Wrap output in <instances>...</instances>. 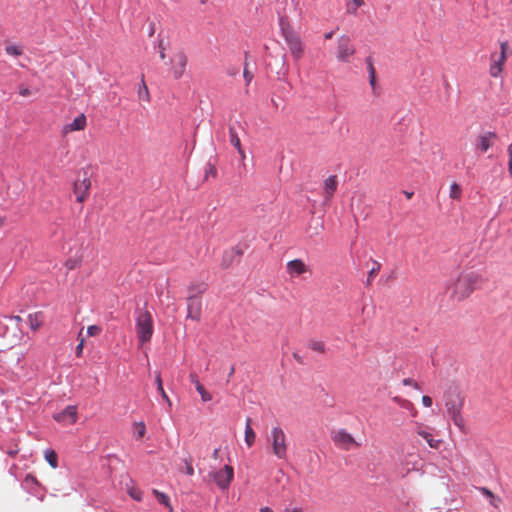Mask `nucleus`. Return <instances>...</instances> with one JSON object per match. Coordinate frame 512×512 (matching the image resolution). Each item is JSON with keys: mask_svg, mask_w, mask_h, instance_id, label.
<instances>
[{"mask_svg": "<svg viewBox=\"0 0 512 512\" xmlns=\"http://www.w3.org/2000/svg\"><path fill=\"white\" fill-rule=\"evenodd\" d=\"M464 396L457 388L450 387L444 395L445 407L447 414L453 421L454 425L462 432L466 433V421L462 415L464 406Z\"/></svg>", "mask_w": 512, "mask_h": 512, "instance_id": "f257e3e1", "label": "nucleus"}, {"mask_svg": "<svg viewBox=\"0 0 512 512\" xmlns=\"http://www.w3.org/2000/svg\"><path fill=\"white\" fill-rule=\"evenodd\" d=\"M487 279L477 271L463 272L453 285V295L458 299L467 298L474 290L482 288Z\"/></svg>", "mask_w": 512, "mask_h": 512, "instance_id": "f03ea898", "label": "nucleus"}, {"mask_svg": "<svg viewBox=\"0 0 512 512\" xmlns=\"http://www.w3.org/2000/svg\"><path fill=\"white\" fill-rule=\"evenodd\" d=\"M279 26L293 59L299 61L304 54V44L299 34L293 30L286 16L280 17Z\"/></svg>", "mask_w": 512, "mask_h": 512, "instance_id": "7ed1b4c3", "label": "nucleus"}, {"mask_svg": "<svg viewBox=\"0 0 512 512\" xmlns=\"http://www.w3.org/2000/svg\"><path fill=\"white\" fill-rule=\"evenodd\" d=\"M266 443L270 452L280 460L287 458V436L280 426H274L266 435Z\"/></svg>", "mask_w": 512, "mask_h": 512, "instance_id": "20e7f679", "label": "nucleus"}, {"mask_svg": "<svg viewBox=\"0 0 512 512\" xmlns=\"http://www.w3.org/2000/svg\"><path fill=\"white\" fill-rule=\"evenodd\" d=\"M136 315V333L141 345L149 342L152 338L153 317L148 310H137Z\"/></svg>", "mask_w": 512, "mask_h": 512, "instance_id": "39448f33", "label": "nucleus"}, {"mask_svg": "<svg viewBox=\"0 0 512 512\" xmlns=\"http://www.w3.org/2000/svg\"><path fill=\"white\" fill-rule=\"evenodd\" d=\"M332 441L334 444L341 450L349 451L354 448L360 447V443H358L355 438L348 433L345 429H338L332 432L331 435Z\"/></svg>", "mask_w": 512, "mask_h": 512, "instance_id": "423d86ee", "label": "nucleus"}, {"mask_svg": "<svg viewBox=\"0 0 512 512\" xmlns=\"http://www.w3.org/2000/svg\"><path fill=\"white\" fill-rule=\"evenodd\" d=\"M209 478L213 480L220 489H227L233 479L234 470L230 465H225L219 471L210 472Z\"/></svg>", "mask_w": 512, "mask_h": 512, "instance_id": "0eeeda50", "label": "nucleus"}, {"mask_svg": "<svg viewBox=\"0 0 512 512\" xmlns=\"http://www.w3.org/2000/svg\"><path fill=\"white\" fill-rule=\"evenodd\" d=\"M350 42V38L346 35H342L338 39L337 58L339 61L348 62L349 57L355 54V48Z\"/></svg>", "mask_w": 512, "mask_h": 512, "instance_id": "6e6552de", "label": "nucleus"}, {"mask_svg": "<svg viewBox=\"0 0 512 512\" xmlns=\"http://www.w3.org/2000/svg\"><path fill=\"white\" fill-rule=\"evenodd\" d=\"M187 302V318H190L194 321H199L201 318L202 312V301L200 297L196 295L188 296L186 299Z\"/></svg>", "mask_w": 512, "mask_h": 512, "instance_id": "1a4fd4ad", "label": "nucleus"}, {"mask_svg": "<svg viewBox=\"0 0 512 512\" xmlns=\"http://www.w3.org/2000/svg\"><path fill=\"white\" fill-rule=\"evenodd\" d=\"M172 63V72L175 79H180L187 65V57L183 51L177 52L173 58L170 59Z\"/></svg>", "mask_w": 512, "mask_h": 512, "instance_id": "9d476101", "label": "nucleus"}, {"mask_svg": "<svg viewBox=\"0 0 512 512\" xmlns=\"http://www.w3.org/2000/svg\"><path fill=\"white\" fill-rule=\"evenodd\" d=\"M91 181L89 177L87 176L86 172L84 173L83 179L78 178L74 182V193L76 195L78 202H83L87 195L88 190L90 189Z\"/></svg>", "mask_w": 512, "mask_h": 512, "instance_id": "9b49d317", "label": "nucleus"}, {"mask_svg": "<svg viewBox=\"0 0 512 512\" xmlns=\"http://www.w3.org/2000/svg\"><path fill=\"white\" fill-rule=\"evenodd\" d=\"M243 251L239 247H232L226 250L222 256L221 267L223 269L229 268L236 260H239Z\"/></svg>", "mask_w": 512, "mask_h": 512, "instance_id": "f8f14e48", "label": "nucleus"}, {"mask_svg": "<svg viewBox=\"0 0 512 512\" xmlns=\"http://www.w3.org/2000/svg\"><path fill=\"white\" fill-rule=\"evenodd\" d=\"M54 419L58 422H67L69 424H74L77 420L76 406H67L63 411L55 414Z\"/></svg>", "mask_w": 512, "mask_h": 512, "instance_id": "ddd939ff", "label": "nucleus"}, {"mask_svg": "<svg viewBox=\"0 0 512 512\" xmlns=\"http://www.w3.org/2000/svg\"><path fill=\"white\" fill-rule=\"evenodd\" d=\"M287 272L291 277L300 276L308 271L307 265L301 259H294L287 263Z\"/></svg>", "mask_w": 512, "mask_h": 512, "instance_id": "4468645a", "label": "nucleus"}, {"mask_svg": "<svg viewBox=\"0 0 512 512\" xmlns=\"http://www.w3.org/2000/svg\"><path fill=\"white\" fill-rule=\"evenodd\" d=\"M497 138V134L492 131L485 132L477 138L476 148L481 150L482 152H486L489 148L493 146V139Z\"/></svg>", "mask_w": 512, "mask_h": 512, "instance_id": "2eb2a0df", "label": "nucleus"}, {"mask_svg": "<svg viewBox=\"0 0 512 512\" xmlns=\"http://www.w3.org/2000/svg\"><path fill=\"white\" fill-rule=\"evenodd\" d=\"M415 432L417 435H419L423 439H425L431 448H434V449L439 448L442 441L438 440V439H434L432 434H430L429 432H427L423 429V425L421 423H416Z\"/></svg>", "mask_w": 512, "mask_h": 512, "instance_id": "dca6fc26", "label": "nucleus"}, {"mask_svg": "<svg viewBox=\"0 0 512 512\" xmlns=\"http://www.w3.org/2000/svg\"><path fill=\"white\" fill-rule=\"evenodd\" d=\"M189 379L190 381L194 384L195 386V389L197 390V392L200 394L201 396V400L203 402H209L212 400V395L206 391V389L204 388V386L200 383L199 379H198V376L195 374V373H191L189 375Z\"/></svg>", "mask_w": 512, "mask_h": 512, "instance_id": "f3484780", "label": "nucleus"}, {"mask_svg": "<svg viewBox=\"0 0 512 512\" xmlns=\"http://www.w3.org/2000/svg\"><path fill=\"white\" fill-rule=\"evenodd\" d=\"M86 117L84 114L77 116L71 123L64 126L63 132L68 133L70 131H80L85 128Z\"/></svg>", "mask_w": 512, "mask_h": 512, "instance_id": "a211bd4d", "label": "nucleus"}, {"mask_svg": "<svg viewBox=\"0 0 512 512\" xmlns=\"http://www.w3.org/2000/svg\"><path fill=\"white\" fill-rule=\"evenodd\" d=\"M337 184H338L337 177L335 175H331L325 180L324 185H325L326 200H329L330 197L333 195V193L336 191Z\"/></svg>", "mask_w": 512, "mask_h": 512, "instance_id": "6ab92c4d", "label": "nucleus"}, {"mask_svg": "<svg viewBox=\"0 0 512 512\" xmlns=\"http://www.w3.org/2000/svg\"><path fill=\"white\" fill-rule=\"evenodd\" d=\"M207 290V284L204 282L191 283L188 286V296L196 295L201 298V295L204 294Z\"/></svg>", "mask_w": 512, "mask_h": 512, "instance_id": "aec40b11", "label": "nucleus"}, {"mask_svg": "<svg viewBox=\"0 0 512 512\" xmlns=\"http://www.w3.org/2000/svg\"><path fill=\"white\" fill-rule=\"evenodd\" d=\"M506 60V55L500 54L497 60H494L490 66V74L492 77H497L503 68V64Z\"/></svg>", "mask_w": 512, "mask_h": 512, "instance_id": "412c9836", "label": "nucleus"}, {"mask_svg": "<svg viewBox=\"0 0 512 512\" xmlns=\"http://www.w3.org/2000/svg\"><path fill=\"white\" fill-rule=\"evenodd\" d=\"M393 401H395L397 404H399L402 408L410 411V413L413 417L417 416L418 411L416 410L414 404L410 400L403 399V398L396 396L393 398Z\"/></svg>", "mask_w": 512, "mask_h": 512, "instance_id": "4be33fe9", "label": "nucleus"}, {"mask_svg": "<svg viewBox=\"0 0 512 512\" xmlns=\"http://www.w3.org/2000/svg\"><path fill=\"white\" fill-rule=\"evenodd\" d=\"M256 434L251 427V419L247 418L245 426V442L248 447H252L255 443Z\"/></svg>", "mask_w": 512, "mask_h": 512, "instance_id": "5701e85b", "label": "nucleus"}, {"mask_svg": "<svg viewBox=\"0 0 512 512\" xmlns=\"http://www.w3.org/2000/svg\"><path fill=\"white\" fill-rule=\"evenodd\" d=\"M28 321L30 328L35 331L39 329L43 324V314L41 312L29 314Z\"/></svg>", "mask_w": 512, "mask_h": 512, "instance_id": "b1692460", "label": "nucleus"}, {"mask_svg": "<svg viewBox=\"0 0 512 512\" xmlns=\"http://www.w3.org/2000/svg\"><path fill=\"white\" fill-rule=\"evenodd\" d=\"M152 493L153 495L155 496V498L158 500V502L162 505H164L165 507H167L169 509L170 512L173 511V508L170 504V498L168 495H166L165 493L163 492H160L159 490L157 489H153L152 490Z\"/></svg>", "mask_w": 512, "mask_h": 512, "instance_id": "393cba45", "label": "nucleus"}, {"mask_svg": "<svg viewBox=\"0 0 512 512\" xmlns=\"http://www.w3.org/2000/svg\"><path fill=\"white\" fill-rule=\"evenodd\" d=\"M365 62H366L367 70H368V73H369V83H370L371 87L373 89H375V85H376V70H375V68L373 66L372 57L368 56L365 59Z\"/></svg>", "mask_w": 512, "mask_h": 512, "instance_id": "a878e982", "label": "nucleus"}, {"mask_svg": "<svg viewBox=\"0 0 512 512\" xmlns=\"http://www.w3.org/2000/svg\"><path fill=\"white\" fill-rule=\"evenodd\" d=\"M479 491L487 498L490 499V504L495 507V508H498L499 505L501 504L502 500L500 497H496L492 491H490L488 488L486 487H480L479 488Z\"/></svg>", "mask_w": 512, "mask_h": 512, "instance_id": "bb28decb", "label": "nucleus"}, {"mask_svg": "<svg viewBox=\"0 0 512 512\" xmlns=\"http://www.w3.org/2000/svg\"><path fill=\"white\" fill-rule=\"evenodd\" d=\"M155 382L157 385V389H158L159 393L161 394V397L167 402V404L169 406H171L172 405L171 400L169 399L168 395L166 394V392L163 388L162 379H161V375L159 372L156 373Z\"/></svg>", "mask_w": 512, "mask_h": 512, "instance_id": "cd10ccee", "label": "nucleus"}, {"mask_svg": "<svg viewBox=\"0 0 512 512\" xmlns=\"http://www.w3.org/2000/svg\"><path fill=\"white\" fill-rule=\"evenodd\" d=\"M44 456H45L46 461L49 463V465L52 468L55 469L58 467V456L54 450H52V449L46 450Z\"/></svg>", "mask_w": 512, "mask_h": 512, "instance_id": "c85d7f7f", "label": "nucleus"}, {"mask_svg": "<svg viewBox=\"0 0 512 512\" xmlns=\"http://www.w3.org/2000/svg\"><path fill=\"white\" fill-rule=\"evenodd\" d=\"M380 269H381V263H379L378 261L372 260V267L368 273V278H367L368 286L371 285L373 279L379 273Z\"/></svg>", "mask_w": 512, "mask_h": 512, "instance_id": "c756f323", "label": "nucleus"}, {"mask_svg": "<svg viewBox=\"0 0 512 512\" xmlns=\"http://www.w3.org/2000/svg\"><path fill=\"white\" fill-rule=\"evenodd\" d=\"M134 436L136 439H142L146 433V426L144 422H137L133 426Z\"/></svg>", "mask_w": 512, "mask_h": 512, "instance_id": "7c9ffc66", "label": "nucleus"}, {"mask_svg": "<svg viewBox=\"0 0 512 512\" xmlns=\"http://www.w3.org/2000/svg\"><path fill=\"white\" fill-rule=\"evenodd\" d=\"M229 135H230L231 145L234 146L235 148H240L241 141H240L234 127H232V126L229 128Z\"/></svg>", "mask_w": 512, "mask_h": 512, "instance_id": "2f4dec72", "label": "nucleus"}, {"mask_svg": "<svg viewBox=\"0 0 512 512\" xmlns=\"http://www.w3.org/2000/svg\"><path fill=\"white\" fill-rule=\"evenodd\" d=\"M216 177L217 169L214 163L209 161L205 166V179L207 180L209 176Z\"/></svg>", "mask_w": 512, "mask_h": 512, "instance_id": "473e14b6", "label": "nucleus"}, {"mask_svg": "<svg viewBox=\"0 0 512 512\" xmlns=\"http://www.w3.org/2000/svg\"><path fill=\"white\" fill-rule=\"evenodd\" d=\"M310 349L318 353L325 352V344L322 341H312L309 344Z\"/></svg>", "mask_w": 512, "mask_h": 512, "instance_id": "72a5a7b5", "label": "nucleus"}, {"mask_svg": "<svg viewBox=\"0 0 512 512\" xmlns=\"http://www.w3.org/2000/svg\"><path fill=\"white\" fill-rule=\"evenodd\" d=\"M461 195V187L456 184V183H453L450 187V197L452 199H458Z\"/></svg>", "mask_w": 512, "mask_h": 512, "instance_id": "f704fd0d", "label": "nucleus"}, {"mask_svg": "<svg viewBox=\"0 0 512 512\" xmlns=\"http://www.w3.org/2000/svg\"><path fill=\"white\" fill-rule=\"evenodd\" d=\"M64 265L68 270H74L80 265V260L77 258H70L66 260Z\"/></svg>", "mask_w": 512, "mask_h": 512, "instance_id": "c9c22d12", "label": "nucleus"}, {"mask_svg": "<svg viewBox=\"0 0 512 512\" xmlns=\"http://www.w3.org/2000/svg\"><path fill=\"white\" fill-rule=\"evenodd\" d=\"M5 50H6L7 54L13 55V56H19L22 54L21 48L18 46H15V45L6 46Z\"/></svg>", "mask_w": 512, "mask_h": 512, "instance_id": "e433bc0d", "label": "nucleus"}, {"mask_svg": "<svg viewBox=\"0 0 512 512\" xmlns=\"http://www.w3.org/2000/svg\"><path fill=\"white\" fill-rule=\"evenodd\" d=\"M102 329L98 325H90L87 328V335L90 337L97 336L101 333Z\"/></svg>", "mask_w": 512, "mask_h": 512, "instance_id": "4c0bfd02", "label": "nucleus"}, {"mask_svg": "<svg viewBox=\"0 0 512 512\" xmlns=\"http://www.w3.org/2000/svg\"><path fill=\"white\" fill-rule=\"evenodd\" d=\"M354 3V7H351L349 4L347 5V12L350 14H355L357 9L364 4L363 0H352Z\"/></svg>", "mask_w": 512, "mask_h": 512, "instance_id": "58836bf2", "label": "nucleus"}, {"mask_svg": "<svg viewBox=\"0 0 512 512\" xmlns=\"http://www.w3.org/2000/svg\"><path fill=\"white\" fill-rule=\"evenodd\" d=\"M129 495L136 501L142 500V492L137 488H131L128 490Z\"/></svg>", "mask_w": 512, "mask_h": 512, "instance_id": "ea45409f", "label": "nucleus"}, {"mask_svg": "<svg viewBox=\"0 0 512 512\" xmlns=\"http://www.w3.org/2000/svg\"><path fill=\"white\" fill-rule=\"evenodd\" d=\"M184 464H185V473L189 476H192L194 474V468L192 466V459L191 458L185 459Z\"/></svg>", "mask_w": 512, "mask_h": 512, "instance_id": "a19ab883", "label": "nucleus"}, {"mask_svg": "<svg viewBox=\"0 0 512 512\" xmlns=\"http://www.w3.org/2000/svg\"><path fill=\"white\" fill-rule=\"evenodd\" d=\"M138 94H139L140 98L148 99L149 92H148V88L143 79H142V87L139 89Z\"/></svg>", "mask_w": 512, "mask_h": 512, "instance_id": "79ce46f5", "label": "nucleus"}, {"mask_svg": "<svg viewBox=\"0 0 512 512\" xmlns=\"http://www.w3.org/2000/svg\"><path fill=\"white\" fill-rule=\"evenodd\" d=\"M247 66H248V64H247V62H245L243 76H244L246 83L249 84L253 79V74L248 71Z\"/></svg>", "mask_w": 512, "mask_h": 512, "instance_id": "37998d69", "label": "nucleus"}, {"mask_svg": "<svg viewBox=\"0 0 512 512\" xmlns=\"http://www.w3.org/2000/svg\"><path fill=\"white\" fill-rule=\"evenodd\" d=\"M402 382H403V385H405V386H412L417 390L420 389L419 384L411 378H405V379H403Z\"/></svg>", "mask_w": 512, "mask_h": 512, "instance_id": "c03bdc74", "label": "nucleus"}, {"mask_svg": "<svg viewBox=\"0 0 512 512\" xmlns=\"http://www.w3.org/2000/svg\"><path fill=\"white\" fill-rule=\"evenodd\" d=\"M158 47H159V56H160V58L161 59H165V57H166V54H165L166 45H165V43H164V41L162 39L159 40Z\"/></svg>", "mask_w": 512, "mask_h": 512, "instance_id": "a18cd8bd", "label": "nucleus"}, {"mask_svg": "<svg viewBox=\"0 0 512 512\" xmlns=\"http://www.w3.org/2000/svg\"><path fill=\"white\" fill-rule=\"evenodd\" d=\"M507 152L509 155L508 170L510 176L512 177V143L508 145Z\"/></svg>", "mask_w": 512, "mask_h": 512, "instance_id": "49530a36", "label": "nucleus"}, {"mask_svg": "<svg viewBox=\"0 0 512 512\" xmlns=\"http://www.w3.org/2000/svg\"><path fill=\"white\" fill-rule=\"evenodd\" d=\"M19 94H20L21 96H23V97H28V96H30V95H31V91H30V89H29L28 87H23V86H21V87L19 88Z\"/></svg>", "mask_w": 512, "mask_h": 512, "instance_id": "de8ad7c7", "label": "nucleus"}, {"mask_svg": "<svg viewBox=\"0 0 512 512\" xmlns=\"http://www.w3.org/2000/svg\"><path fill=\"white\" fill-rule=\"evenodd\" d=\"M422 404L425 407H431L432 406V398L430 396L424 395L422 397Z\"/></svg>", "mask_w": 512, "mask_h": 512, "instance_id": "09e8293b", "label": "nucleus"}, {"mask_svg": "<svg viewBox=\"0 0 512 512\" xmlns=\"http://www.w3.org/2000/svg\"><path fill=\"white\" fill-rule=\"evenodd\" d=\"M83 346H84V339H81L79 344L76 347V354H77V356L81 355L82 350H83Z\"/></svg>", "mask_w": 512, "mask_h": 512, "instance_id": "8fccbe9b", "label": "nucleus"}, {"mask_svg": "<svg viewBox=\"0 0 512 512\" xmlns=\"http://www.w3.org/2000/svg\"><path fill=\"white\" fill-rule=\"evenodd\" d=\"M500 48H501L500 54L506 55V50L508 48V42L507 41L501 42Z\"/></svg>", "mask_w": 512, "mask_h": 512, "instance_id": "3c124183", "label": "nucleus"}, {"mask_svg": "<svg viewBox=\"0 0 512 512\" xmlns=\"http://www.w3.org/2000/svg\"><path fill=\"white\" fill-rule=\"evenodd\" d=\"M24 481H25L26 483H29V482H31V483H36V482H37L36 478H35L34 476H32V475H27V476L25 477V480H24Z\"/></svg>", "mask_w": 512, "mask_h": 512, "instance_id": "603ef678", "label": "nucleus"}, {"mask_svg": "<svg viewBox=\"0 0 512 512\" xmlns=\"http://www.w3.org/2000/svg\"><path fill=\"white\" fill-rule=\"evenodd\" d=\"M154 33H155V24L153 22H151L149 36H153Z\"/></svg>", "mask_w": 512, "mask_h": 512, "instance_id": "864d4df0", "label": "nucleus"}, {"mask_svg": "<svg viewBox=\"0 0 512 512\" xmlns=\"http://www.w3.org/2000/svg\"><path fill=\"white\" fill-rule=\"evenodd\" d=\"M236 149H237V151H238L239 155H240L242 158H245V152H244V150H243L242 146H240V148H236Z\"/></svg>", "mask_w": 512, "mask_h": 512, "instance_id": "5fc2aeb1", "label": "nucleus"}, {"mask_svg": "<svg viewBox=\"0 0 512 512\" xmlns=\"http://www.w3.org/2000/svg\"><path fill=\"white\" fill-rule=\"evenodd\" d=\"M334 32L330 31L324 35L325 39H331L333 37Z\"/></svg>", "mask_w": 512, "mask_h": 512, "instance_id": "6e6d98bb", "label": "nucleus"}, {"mask_svg": "<svg viewBox=\"0 0 512 512\" xmlns=\"http://www.w3.org/2000/svg\"><path fill=\"white\" fill-rule=\"evenodd\" d=\"M403 193L405 194V196L410 199L412 196H413V192H408V191H403Z\"/></svg>", "mask_w": 512, "mask_h": 512, "instance_id": "4d7b16f0", "label": "nucleus"}, {"mask_svg": "<svg viewBox=\"0 0 512 512\" xmlns=\"http://www.w3.org/2000/svg\"><path fill=\"white\" fill-rule=\"evenodd\" d=\"M260 512H273V511L269 507H263L260 509Z\"/></svg>", "mask_w": 512, "mask_h": 512, "instance_id": "13d9d810", "label": "nucleus"}, {"mask_svg": "<svg viewBox=\"0 0 512 512\" xmlns=\"http://www.w3.org/2000/svg\"><path fill=\"white\" fill-rule=\"evenodd\" d=\"M235 372V367L231 366L228 376L231 377Z\"/></svg>", "mask_w": 512, "mask_h": 512, "instance_id": "bf43d9fd", "label": "nucleus"}, {"mask_svg": "<svg viewBox=\"0 0 512 512\" xmlns=\"http://www.w3.org/2000/svg\"><path fill=\"white\" fill-rule=\"evenodd\" d=\"M218 452H219V450H218V449H215V450H214V452H213V457H215V458H216V457L218 456Z\"/></svg>", "mask_w": 512, "mask_h": 512, "instance_id": "052dcab7", "label": "nucleus"}, {"mask_svg": "<svg viewBox=\"0 0 512 512\" xmlns=\"http://www.w3.org/2000/svg\"><path fill=\"white\" fill-rule=\"evenodd\" d=\"M290 512H303V511L300 509H292Z\"/></svg>", "mask_w": 512, "mask_h": 512, "instance_id": "680f3d73", "label": "nucleus"}, {"mask_svg": "<svg viewBox=\"0 0 512 512\" xmlns=\"http://www.w3.org/2000/svg\"><path fill=\"white\" fill-rule=\"evenodd\" d=\"M15 319H16V321H21V317L20 316H16Z\"/></svg>", "mask_w": 512, "mask_h": 512, "instance_id": "e2e57ef3", "label": "nucleus"}, {"mask_svg": "<svg viewBox=\"0 0 512 512\" xmlns=\"http://www.w3.org/2000/svg\"><path fill=\"white\" fill-rule=\"evenodd\" d=\"M282 59H283V64H284L285 63V59H286V55L285 54L282 56Z\"/></svg>", "mask_w": 512, "mask_h": 512, "instance_id": "0e129e2a", "label": "nucleus"}, {"mask_svg": "<svg viewBox=\"0 0 512 512\" xmlns=\"http://www.w3.org/2000/svg\"><path fill=\"white\" fill-rule=\"evenodd\" d=\"M9 453H10L11 455H15V454H17V450H16V451H14V452H12V451H11V452H9Z\"/></svg>", "mask_w": 512, "mask_h": 512, "instance_id": "69168bd1", "label": "nucleus"}, {"mask_svg": "<svg viewBox=\"0 0 512 512\" xmlns=\"http://www.w3.org/2000/svg\"><path fill=\"white\" fill-rule=\"evenodd\" d=\"M235 73L234 70H231L230 75H234Z\"/></svg>", "mask_w": 512, "mask_h": 512, "instance_id": "338daca9", "label": "nucleus"}, {"mask_svg": "<svg viewBox=\"0 0 512 512\" xmlns=\"http://www.w3.org/2000/svg\"><path fill=\"white\" fill-rule=\"evenodd\" d=\"M235 73L234 70H231L230 75H234Z\"/></svg>", "mask_w": 512, "mask_h": 512, "instance_id": "774afa93", "label": "nucleus"}]
</instances>
